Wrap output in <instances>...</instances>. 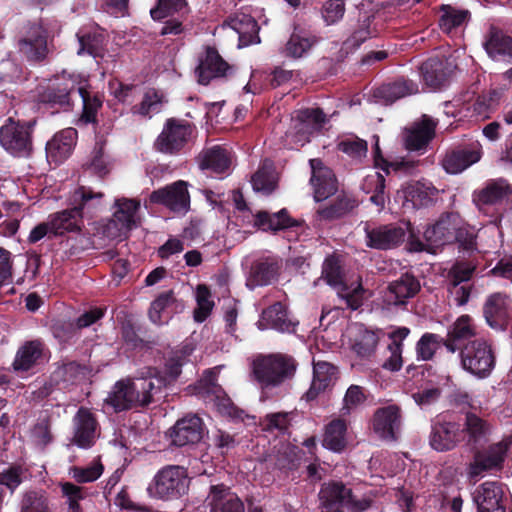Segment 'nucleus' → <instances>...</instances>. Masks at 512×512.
I'll list each match as a JSON object with an SVG mask.
<instances>
[{
	"instance_id": "f8f14e48",
	"label": "nucleus",
	"mask_w": 512,
	"mask_h": 512,
	"mask_svg": "<svg viewBox=\"0 0 512 512\" xmlns=\"http://www.w3.org/2000/svg\"><path fill=\"white\" fill-rule=\"evenodd\" d=\"M72 79H56L37 94L38 103L54 112L69 111L73 108L72 94L77 91Z\"/></svg>"
},
{
	"instance_id": "f3484780",
	"label": "nucleus",
	"mask_w": 512,
	"mask_h": 512,
	"mask_svg": "<svg viewBox=\"0 0 512 512\" xmlns=\"http://www.w3.org/2000/svg\"><path fill=\"white\" fill-rule=\"evenodd\" d=\"M231 66L222 58L213 46H206L198 56V65L195 68L197 81L201 85H208L215 79L224 78Z\"/></svg>"
},
{
	"instance_id": "680f3d73",
	"label": "nucleus",
	"mask_w": 512,
	"mask_h": 512,
	"mask_svg": "<svg viewBox=\"0 0 512 512\" xmlns=\"http://www.w3.org/2000/svg\"><path fill=\"white\" fill-rule=\"evenodd\" d=\"M444 338L435 333H424L416 344L417 358L423 361L431 360L436 351L443 345Z\"/></svg>"
},
{
	"instance_id": "dca6fc26",
	"label": "nucleus",
	"mask_w": 512,
	"mask_h": 512,
	"mask_svg": "<svg viewBox=\"0 0 512 512\" xmlns=\"http://www.w3.org/2000/svg\"><path fill=\"white\" fill-rule=\"evenodd\" d=\"M482 157V145L478 141L460 144L448 150L442 161L443 169L449 174H458Z\"/></svg>"
},
{
	"instance_id": "c756f323",
	"label": "nucleus",
	"mask_w": 512,
	"mask_h": 512,
	"mask_svg": "<svg viewBox=\"0 0 512 512\" xmlns=\"http://www.w3.org/2000/svg\"><path fill=\"white\" fill-rule=\"evenodd\" d=\"M338 368L326 361H318L313 364V379L309 389L302 396L306 402H312L317 397L334 385L337 379Z\"/></svg>"
},
{
	"instance_id": "4c0bfd02",
	"label": "nucleus",
	"mask_w": 512,
	"mask_h": 512,
	"mask_svg": "<svg viewBox=\"0 0 512 512\" xmlns=\"http://www.w3.org/2000/svg\"><path fill=\"white\" fill-rule=\"evenodd\" d=\"M183 308L172 290L160 293L151 303L148 316L154 324L167 323L174 313Z\"/></svg>"
},
{
	"instance_id": "0e129e2a",
	"label": "nucleus",
	"mask_w": 512,
	"mask_h": 512,
	"mask_svg": "<svg viewBox=\"0 0 512 512\" xmlns=\"http://www.w3.org/2000/svg\"><path fill=\"white\" fill-rule=\"evenodd\" d=\"M197 308L194 310L195 321L204 322L211 314L214 302L211 300V291L205 284H199L196 288Z\"/></svg>"
},
{
	"instance_id": "c85d7f7f",
	"label": "nucleus",
	"mask_w": 512,
	"mask_h": 512,
	"mask_svg": "<svg viewBox=\"0 0 512 512\" xmlns=\"http://www.w3.org/2000/svg\"><path fill=\"white\" fill-rule=\"evenodd\" d=\"M438 121L424 114L418 122L404 133V145L409 151L425 149L435 137Z\"/></svg>"
},
{
	"instance_id": "7ed1b4c3",
	"label": "nucleus",
	"mask_w": 512,
	"mask_h": 512,
	"mask_svg": "<svg viewBox=\"0 0 512 512\" xmlns=\"http://www.w3.org/2000/svg\"><path fill=\"white\" fill-rule=\"evenodd\" d=\"M15 39L18 52L29 63H43L54 51V36L42 20L26 21Z\"/></svg>"
},
{
	"instance_id": "4be33fe9",
	"label": "nucleus",
	"mask_w": 512,
	"mask_h": 512,
	"mask_svg": "<svg viewBox=\"0 0 512 512\" xmlns=\"http://www.w3.org/2000/svg\"><path fill=\"white\" fill-rule=\"evenodd\" d=\"M204 430L203 420L198 415H186L171 428V442L177 447L197 444L202 440Z\"/></svg>"
},
{
	"instance_id": "a18cd8bd",
	"label": "nucleus",
	"mask_w": 512,
	"mask_h": 512,
	"mask_svg": "<svg viewBox=\"0 0 512 512\" xmlns=\"http://www.w3.org/2000/svg\"><path fill=\"white\" fill-rule=\"evenodd\" d=\"M186 362L187 357L183 353H176L166 360L163 373L157 368L150 367L146 372V376L153 379L154 384H157L158 380H162L164 382V389L178 379Z\"/></svg>"
},
{
	"instance_id": "ddd939ff",
	"label": "nucleus",
	"mask_w": 512,
	"mask_h": 512,
	"mask_svg": "<svg viewBox=\"0 0 512 512\" xmlns=\"http://www.w3.org/2000/svg\"><path fill=\"white\" fill-rule=\"evenodd\" d=\"M420 290L419 279L413 273L405 272L388 284L383 294V303L387 307H405Z\"/></svg>"
},
{
	"instance_id": "e2e57ef3",
	"label": "nucleus",
	"mask_w": 512,
	"mask_h": 512,
	"mask_svg": "<svg viewBox=\"0 0 512 512\" xmlns=\"http://www.w3.org/2000/svg\"><path fill=\"white\" fill-rule=\"evenodd\" d=\"M50 330L60 344H70L78 335L75 321L71 319L53 320Z\"/></svg>"
},
{
	"instance_id": "69168bd1",
	"label": "nucleus",
	"mask_w": 512,
	"mask_h": 512,
	"mask_svg": "<svg viewBox=\"0 0 512 512\" xmlns=\"http://www.w3.org/2000/svg\"><path fill=\"white\" fill-rule=\"evenodd\" d=\"M455 231V242L459 246V249L473 252L477 249V234L472 226L465 223L464 220L460 217V223L456 226Z\"/></svg>"
},
{
	"instance_id": "a211bd4d",
	"label": "nucleus",
	"mask_w": 512,
	"mask_h": 512,
	"mask_svg": "<svg viewBox=\"0 0 512 512\" xmlns=\"http://www.w3.org/2000/svg\"><path fill=\"white\" fill-rule=\"evenodd\" d=\"M150 202L160 204L176 213L185 214L190 208V195L187 183L178 180L150 194Z\"/></svg>"
},
{
	"instance_id": "e433bc0d",
	"label": "nucleus",
	"mask_w": 512,
	"mask_h": 512,
	"mask_svg": "<svg viewBox=\"0 0 512 512\" xmlns=\"http://www.w3.org/2000/svg\"><path fill=\"white\" fill-rule=\"evenodd\" d=\"M228 26L233 29L239 38V47H247L260 43L258 22L249 14L240 13L230 16Z\"/></svg>"
},
{
	"instance_id": "052dcab7",
	"label": "nucleus",
	"mask_w": 512,
	"mask_h": 512,
	"mask_svg": "<svg viewBox=\"0 0 512 512\" xmlns=\"http://www.w3.org/2000/svg\"><path fill=\"white\" fill-rule=\"evenodd\" d=\"M292 412H275L264 416L261 421L263 430L266 432H277L280 435L289 434L292 421Z\"/></svg>"
},
{
	"instance_id": "58836bf2",
	"label": "nucleus",
	"mask_w": 512,
	"mask_h": 512,
	"mask_svg": "<svg viewBox=\"0 0 512 512\" xmlns=\"http://www.w3.org/2000/svg\"><path fill=\"white\" fill-rule=\"evenodd\" d=\"M104 193L95 192L91 187L79 186L73 193V205L76 207L82 219L93 218L102 207Z\"/></svg>"
},
{
	"instance_id": "5fc2aeb1",
	"label": "nucleus",
	"mask_w": 512,
	"mask_h": 512,
	"mask_svg": "<svg viewBox=\"0 0 512 512\" xmlns=\"http://www.w3.org/2000/svg\"><path fill=\"white\" fill-rule=\"evenodd\" d=\"M322 278L333 287H342L347 289L344 283V272L340 257L336 254L328 255L322 265Z\"/></svg>"
},
{
	"instance_id": "9d476101",
	"label": "nucleus",
	"mask_w": 512,
	"mask_h": 512,
	"mask_svg": "<svg viewBox=\"0 0 512 512\" xmlns=\"http://www.w3.org/2000/svg\"><path fill=\"white\" fill-rule=\"evenodd\" d=\"M113 217L103 226V234L108 238L126 235L136 226L135 216L140 208V201L129 198H118Z\"/></svg>"
},
{
	"instance_id": "4d7b16f0",
	"label": "nucleus",
	"mask_w": 512,
	"mask_h": 512,
	"mask_svg": "<svg viewBox=\"0 0 512 512\" xmlns=\"http://www.w3.org/2000/svg\"><path fill=\"white\" fill-rule=\"evenodd\" d=\"M442 15L439 19V26L445 33H450L453 29L461 26L470 16L468 10H459L449 4L440 6Z\"/></svg>"
},
{
	"instance_id": "0eeeda50",
	"label": "nucleus",
	"mask_w": 512,
	"mask_h": 512,
	"mask_svg": "<svg viewBox=\"0 0 512 512\" xmlns=\"http://www.w3.org/2000/svg\"><path fill=\"white\" fill-rule=\"evenodd\" d=\"M196 127L178 118H168L154 141V149L167 155H178L192 141Z\"/></svg>"
},
{
	"instance_id": "5701e85b",
	"label": "nucleus",
	"mask_w": 512,
	"mask_h": 512,
	"mask_svg": "<svg viewBox=\"0 0 512 512\" xmlns=\"http://www.w3.org/2000/svg\"><path fill=\"white\" fill-rule=\"evenodd\" d=\"M311 167L310 184L313 187L314 199L321 202L337 192V179L329 167L325 166L319 158L309 160Z\"/></svg>"
},
{
	"instance_id": "37998d69",
	"label": "nucleus",
	"mask_w": 512,
	"mask_h": 512,
	"mask_svg": "<svg viewBox=\"0 0 512 512\" xmlns=\"http://www.w3.org/2000/svg\"><path fill=\"white\" fill-rule=\"evenodd\" d=\"M346 433L345 419L339 417L331 420L324 429L323 447L335 453L343 452L347 446Z\"/></svg>"
},
{
	"instance_id": "1a4fd4ad",
	"label": "nucleus",
	"mask_w": 512,
	"mask_h": 512,
	"mask_svg": "<svg viewBox=\"0 0 512 512\" xmlns=\"http://www.w3.org/2000/svg\"><path fill=\"white\" fill-rule=\"evenodd\" d=\"M319 496L326 508L340 505L350 512H364L372 505L371 498L358 499L352 489L341 481L325 483L320 489Z\"/></svg>"
},
{
	"instance_id": "f257e3e1",
	"label": "nucleus",
	"mask_w": 512,
	"mask_h": 512,
	"mask_svg": "<svg viewBox=\"0 0 512 512\" xmlns=\"http://www.w3.org/2000/svg\"><path fill=\"white\" fill-rule=\"evenodd\" d=\"M163 385L162 380L154 384L153 379L146 375L134 379H121L114 384L106 401L117 412L147 407L161 399Z\"/></svg>"
},
{
	"instance_id": "79ce46f5",
	"label": "nucleus",
	"mask_w": 512,
	"mask_h": 512,
	"mask_svg": "<svg viewBox=\"0 0 512 512\" xmlns=\"http://www.w3.org/2000/svg\"><path fill=\"white\" fill-rule=\"evenodd\" d=\"M49 223L54 236H61L66 232H80L83 226L81 214L73 206L49 216Z\"/></svg>"
},
{
	"instance_id": "13d9d810",
	"label": "nucleus",
	"mask_w": 512,
	"mask_h": 512,
	"mask_svg": "<svg viewBox=\"0 0 512 512\" xmlns=\"http://www.w3.org/2000/svg\"><path fill=\"white\" fill-rule=\"evenodd\" d=\"M105 140H98L91 152L90 161L86 164L87 169L100 178H104L110 172L111 162L104 151Z\"/></svg>"
},
{
	"instance_id": "412c9836",
	"label": "nucleus",
	"mask_w": 512,
	"mask_h": 512,
	"mask_svg": "<svg viewBox=\"0 0 512 512\" xmlns=\"http://www.w3.org/2000/svg\"><path fill=\"white\" fill-rule=\"evenodd\" d=\"M473 199L480 208L509 205L512 203V185L505 178L490 179L481 189L474 192Z\"/></svg>"
},
{
	"instance_id": "aec40b11",
	"label": "nucleus",
	"mask_w": 512,
	"mask_h": 512,
	"mask_svg": "<svg viewBox=\"0 0 512 512\" xmlns=\"http://www.w3.org/2000/svg\"><path fill=\"white\" fill-rule=\"evenodd\" d=\"M282 269V260L279 257L267 256L252 262L246 279V286L250 290L264 287L278 281Z\"/></svg>"
},
{
	"instance_id": "f03ea898",
	"label": "nucleus",
	"mask_w": 512,
	"mask_h": 512,
	"mask_svg": "<svg viewBox=\"0 0 512 512\" xmlns=\"http://www.w3.org/2000/svg\"><path fill=\"white\" fill-rule=\"evenodd\" d=\"M298 363L287 354L275 353L257 357L252 363V375L263 393L291 380Z\"/></svg>"
},
{
	"instance_id": "bf43d9fd",
	"label": "nucleus",
	"mask_w": 512,
	"mask_h": 512,
	"mask_svg": "<svg viewBox=\"0 0 512 512\" xmlns=\"http://www.w3.org/2000/svg\"><path fill=\"white\" fill-rule=\"evenodd\" d=\"M251 183L255 191L261 192L264 195L271 194L277 187L273 167L263 164L252 176Z\"/></svg>"
},
{
	"instance_id": "473e14b6",
	"label": "nucleus",
	"mask_w": 512,
	"mask_h": 512,
	"mask_svg": "<svg viewBox=\"0 0 512 512\" xmlns=\"http://www.w3.org/2000/svg\"><path fill=\"white\" fill-rule=\"evenodd\" d=\"M484 48L493 60L512 63V36L491 25L485 37Z\"/></svg>"
},
{
	"instance_id": "9b49d317",
	"label": "nucleus",
	"mask_w": 512,
	"mask_h": 512,
	"mask_svg": "<svg viewBox=\"0 0 512 512\" xmlns=\"http://www.w3.org/2000/svg\"><path fill=\"white\" fill-rule=\"evenodd\" d=\"M407 230H410V223L407 227L396 223L370 227L368 223L364 226L365 244L368 248L375 250H391L399 247L406 238Z\"/></svg>"
},
{
	"instance_id": "a878e982",
	"label": "nucleus",
	"mask_w": 512,
	"mask_h": 512,
	"mask_svg": "<svg viewBox=\"0 0 512 512\" xmlns=\"http://www.w3.org/2000/svg\"><path fill=\"white\" fill-rule=\"evenodd\" d=\"M257 324L261 330L273 329L280 333H294L298 322L290 317L288 307L277 301L263 309Z\"/></svg>"
},
{
	"instance_id": "423d86ee",
	"label": "nucleus",
	"mask_w": 512,
	"mask_h": 512,
	"mask_svg": "<svg viewBox=\"0 0 512 512\" xmlns=\"http://www.w3.org/2000/svg\"><path fill=\"white\" fill-rule=\"evenodd\" d=\"M461 367L478 379L488 378L496 365L492 343L485 339L469 341L460 350Z\"/></svg>"
},
{
	"instance_id": "3c124183",
	"label": "nucleus",
	"mask_w": 512,
	"mask_h": 512,
	"mask_svg": "<svg viewBox=\"0 0 512 512\" xmlns=\"http://www.w3.org/2000/svg\"><path fill=\"white\" fill-rule=\"evenodd\" d=\"M373 16H364L363 19L358 21V27L353 31L341 47V51L350 53L358 49L367 39L374 35L375 30L371 29Z\"/></svg>"
},
{
	"instance_id": "b1692460",
	"label": "nucleus",
	"mask_w": 512,
	"mask_h": 512,
	"mask_svg": "<svg viewBox=\"0 0 512 512\" xmlns=\"http://www.w3.org/2000/svg\"><path fill=\"white\" fill-rule=\"evenodd\" d=\"M477 512H507L506 497L501 483L486 481L473 495Z\"/></svg>"
},
{
	"instance_id": "864d4df0",
	"label": "nucleus",
	"mask_w": 512,
	"mask_h": 512,
	"mask_svg": "<svg viewBox=\"0 0 512 512\" xmlns=\"http://www.w3.org/2000/svg\"><path fill=\"white\" fill-rule=\"evenodd\" d=\"M85 373V366L76 361H68L58 366L51 374V380L57 385L63 384L66 388L68 385L75 384Z\"/></svg>"
},
{
	"instance_id": "393cba45",
	"label": "nucleus",
	"mask_w": 512,
	"mask_h": 512,
	"mask_svg": "<svg viewBox=\"0 0 512 512\" xmlns=\"http://www.w3.org/2000/svg\"><path fill=\"white\" fill-rule=\"evenodd\" d=\"M205 502L210 512H244L245 507L231 487L224 483L211 484Z\"/></svg>"
},
{
	"instance_id": "f704fd0d",
	"label": "nucleus",
	"mask_w": 512,
	"mask_h": 512,
	"mask_svg": "<svg viewBox=\"0 0 512 512\" xmlns=\"http://www.w3.org/2000/svg\"><path fill=\"white\" fill-rule=\"evenodd\" d=\"M476 336V326L471 316L464 314L459 316L449 328L447 337L444 338L443 346L450 353H455L465 341H472Z\"/></svg>"
},
{
	"instance_id": "2f4dec72",
	"label": "nucleus",
	"mask_w": 512,
	"mask_h": 512,
	"mask_svg": "<svg viewBox=\"0 0 512 512\" xmlns=\"http://www.w3.org/2000/svg\"><path fill=\"white\" fill-rule=\"evenodd\" d=\"M416 93H418V84L416 82L405 77H398L375 88L373 90V97L387 105Z\"/></svg>"
},
{
	"instance_id": "4468645a",
	"label": "nucleus",
	"mask_w": 512,
	"mask_h": 512,
	"mask_svg": "<svg viewBox=\"0 0 512 512\" xmlns=\"http://www.w3.org/2000/svg\"><path fill=\"white\" fill-rule=\"evenodd\" d=\"M460 223V215L454 212L443 213L435 223L427 226L423 236L429 250H436L445 245L454 244L456 226Z\"/></svg>"
},
{
	"instance_id": "cd10ccee",
	"label": "nucleus",
	"mask_w": 512,
	"mask_h": 512,
	"mask_svg": "<svg viewBox=\"0 0 512 512\" xmlns=\"http://www.w3.org/2000/svg\"><path fill=\"white\" fill-rule=\"evenodd\" d=\"M492 429L493 425L488 419L483 418L472 411L465 413L462 430L464 434V441L470 448L477 449L482 447L489 440Z\"/></svg>"
},
{
	"instance_id": "338daca9",
	"label": "nucleus",
	"mask_w": 512,
	"mask_h": 512,
	"mask_svg": "<svg viewBox=\"0 0 512 512\" xmlns=\"http://www.w3.org/2000/svg\"><path fill=\"white\" fill-rule=\"evenodd\" d=\"M304 451L297 446H286L279 451L276 465L281 470L293 471L299 468Z\"/></svg>"
},
{
	"instance_id": "7c9ffc66",
	"label": "nucleus",
	"mask_w": 512,
	"mask_h": 512,
	"mask_svg": "<svg viewBox=\"0 0 512 512\" xmlns=\"http://www.w3.org/2000/svg\"><path fill=\"white\" fill-rule=\"evenodd\" d=\"M402 193L404 207L420 209L434 204L438 190L430 182L414 181L404 186Z\"/></svg>"
},
{
	"instance_id": "39448f33",
	"label": "nucleus",
	"mask_w": 512,
	"mask_h": 512,
	"mask_svg": "<svg viewBox=\"0 0 512 512\" xmlns=\"http://www.w3.org/2000/svg\"><path fill=\"white\" fill-rule=\"evenodd\" d=\"M37 120H14L9 117L0 128V145L15 157H28L33 150L32 134Z\"/></svg>"
},
{
	"instance_id": "bb28decb",
	"label": "nucleus",
	"mask_w": 512,
	"mask_h": 512,
	"mask_svg": "<svg viewBox=\"0 0 512 512\" xmlns=\"http://www.w3.org/2000/svg\"><path fill=\"white\" fill-rule=\"evenodd\" d=\"M401 424V409L392 404L376 409L372 418V429L377 436L385 441H395L396 432Z\"/></svg>"
},
{
	"instance_id": "c03bdc74",
	"label": "nucleus",
	"mask_w": 512,
	"mask_h": 512,
	"mask_svg": "<svg viewBox=\"0 0 512 512\" xmlns=\"http://www.w3.org/2000/svg\"><path fill=\"white\" fill-rule=\"evenodd\" d=\"M199 167L214 173H225L231 165V159L226 149L219 145L204 149L198 156Z\"/></svg>"
},
{
	"instance_id": "6e6552de",
	"label": "nucleus",
	"mask_w": 512,
	"mask_h": 512,
	"mask_svg": "<svg viewBox=\"0 0 512 512\" xmlns=\"http://www.w3.org/2000/svg\"><path fill=\"white\" fill-rule=\"evenodd\" d=\"M464 442L462 423L457 421L453 414L443 413L431 421L429 445L437 452L453 450Z\"/></svg>"
},
{
	"instance_id": "09e8293b",
	"label": "nucleus",
	"mask_w": 512,
	"mask_h": 512,
	"mask_svg": "<svg viewBox=\"0 0 512 512\" xmlns=\"http://www.w3.org/2000/svg\"><path fill=\"white\" fill-rule=\"evenodd\" d=\"M317 43V37L310 32L295 28L285 45V55L294 59L301 58Z\"/></svg>"
},
{
	"instance_id": "6ab92c4d",
	"label": "nucleus",
	"mask_w": 512,
	"mask_h": 512,
	"mask_svg": "<svg viewBox=\"0 0 512 512\" xmlns=\"http://www.w3.org/2000/svg\"><path fill=\"white\" fill-rule=\"evenodd\" d=\"M511 298L505 292L490 294L483 305V316L489 327L504 331L510 322Z\"/></svg>"
},
{
	"instance_id": "c9c22d12",
	"label": "nucleus",
	"mask_w": 512,
	"mask_h": 512,
	"mask_svg": "<svg viewBox=\"0 0 512 512\" xmlns=\"http://www.w3.org/2000/svg\"><path fill=\"white\" fill-rule=\"evenodd\" d=\"M77 137V130L71 127L56 133L46 144L47 156L55 163H62L71 155Z\"/></svg>"
},
{
	"instance_id": "6e6d98bb",
	"label": "nucleus",
	"mask_w": 512,
	"mask_h": 512,
	"mask_svg": "<svg viewBox=\"0 0 512 512\" xmlns=\"http://www.w3.org/2000/svg\"><path fill=\"white\" fill-rule=\"evenodd\" d=\"M20 512H50L47 492L43 489L26 491L21 500Z\"/></svg>"
},
{
	"instance_id": "603ef678",
	"label": "nucleus",
	"mask_w": 512,
	"mask_h": 512,
	"mask_svg": "<svg viewBox=\"0 0 512 512\" xmlns=\"http://www.w3.org/2000/svg\"><path fill=\"white\" fill-rule=\"evenodd\" d=\"M189 9L187 0H156V4L150 10V16L154 21H162L174 15L182 16Z\"/></svg>"
},
{
	"instance_id": "ea45409f",
	"label": "nucleus",
	"mask_w": 512,
	"mask_h": 512,
	"mask_svg": "<svg viewBox=\"0 0 512 512\" xmlns=\"http://www.w3.org/2000/svg\"><path fill=\"white\" fill-rule=\"evenodd\" d=\"M254 224L257 228L267 232H277L298 226L297 220L293 219L286 208L281 209L277 213H269L267 211H259L255 215Z\"/></svg>"
},
{
	"instance_id": "a19ab883",
	"label": "nucleus",
	"mask_w": 512,
	"mask_h": 512,
	"mask_svg": "<svg viewBox=\"0 0 512 512\" xmlns=\"http://www.w3.org/2000/svg\"><path fill=\"white\" fill-rule=\"evenodd\" d=\"M77 92L82 99V112L79 122L88 124H97V114L102 108L103 97L98 92H92L89 84L79 85Z\"/></svg>"
},
{
	"instance_id": "774afa93",
	"label": "nucleus",
	"mask_w": 512,
	"mask_h": 512,
	"mask_svg": "<svg viewBox=\"0 0 512 512\" xmlns=\"http://www.w3.org/2000/svg\"><path fill=\"white\" fill-rule=\"evenodd\" d=\"M378 340L374 332L365 330L355 339L352 350L361 358H369L374 354Z\"/></svg>"
},
{
	"instance_id": "2eb2a0df",
	"label": "nucleus",
	"mask_w": 512,
	"mask_h": 512,
	"mask_svg": "<svg viewBox=\"0 0 512 512\" xmlns=\"http://www.w3.org/2000/svg\"><path fill=\"white\" fill-rule=\"evenodd\" d=\"M72 423V443L82 449L93 447L100 436V425L91 409L81 406L75 413Z\"/></svg>"
},
{
	"instance_id": "20e7f679",
	"label": "nucleus",
	"mask_w": 512,
	"mask_h": 512,
	"mask_svg": "<svg viewBox=\"0 0 512 512\" xmlns=\"http://www.w3.org/2000/svg\"><path fill=\"white\" fill-rule=\"evenodd\" d=\"M189 487L190 477L187 468L180 465H166L155 474L148 492L156 499L174 501L187 495Z\"/></svg>"
},
{
	"instance_id": "72a5a7b5",
	"label": "nucleus",
	"mask_w": 512,
	"mask_h": 512,
	"mask_svg": "<svg viewBox=\"0 0 512 512\" xmlns=\"http://www.w3.org/2000/svg\"><path fill=\"white\" fill-rule=\"evenodd\" d=\"M45 344L40 339L24 342L17 350L12 363L15 371L27 372L39 365L45 356Z\"/></svg>"
},
{
	"instance_id": "8fccbe9b",
	"label": "nucleus",
	"mask_w": 512,
	"mask_h": 512,
	"mask_svg": "<svg viewBox=\"0 0 512 512\" xmlns=\"http://www.w3.org/2000/svg\"><path fill=\"white\" fill-rule=\"evenodd\" d=\"M505 449L501 444L493 445L488 451L475 455L471 465V474L478 475L501 466L504 462Z\"/></svg>"
},
{
	"instance_id": "49530a36",
	"label": "nucleus",
	"mask_w": 512,
	"mask_h": 512,
	"mask_svg": "<svg viewBox=\"0 0 512 512\" xmlns=\"http://www.w3.org/2000/svg\"><path fill=\"white\" fill-rule=\"evenodd\" d=\"M420 72L425 84L432 88L442 87L449 76L447 62L438 57L429 58L423 62Z\"/></svg>"
},
{
	"instance_id": "de8ad7c7",
	"label": "nucleus",
	"mask_w": 512,
	"mask_h": 512,
	"mask_svg": "<svg viewBox=\"0 0 512 512\" xmlns=\"http://www.w3.org/2000/svg\"><path fill=\"white\" fill-rule=\"evenodd\" d=\"M357 205V200L352 196L340 194L330 203L321 206L317 213L322 220L333 221L344 217Z\"/></svg>"
}]
</instances>
